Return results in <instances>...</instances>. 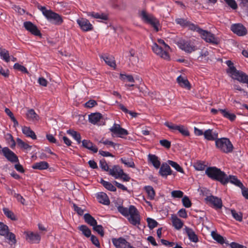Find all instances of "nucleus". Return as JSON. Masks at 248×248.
<instances>
[{"label": "nucleus", "mask_w": 248, "mask_h": 248, "mask_svg": "<svg viewBox=\"0 0 248 248\" xmlns=\"http://www.w3.org/2000/svg\"><path fill=\"white\" fill-rule=\"evenodd\" d=\"M205 174L209 178L219 181L222 184L224 185L229 182L228 177L227 174L216 167L207 168L205 170Z\"/></svg>", "instance_id": "obj_1"}, {"label": "nucleus", "mask_w": 248, "mask_h": 248, "mask_svg": "<svg viewBox=\"0 0 248 248\" xmlns=\"http://www.w3.org/2000/svg\"><path fill=\"white\" fill-rule=\"evenodd\" d=\"M157 41L162 46H159L156 43H154L152 46V50L161 58L166 60H169L170 56L168 51L170 49V47L161 39H157Z\"/></svg>", "instance_id": "obj_2"}, {"label": "nucleus", "mask_w": 248, "mask_h": 248, "mask_svg": "<svg viewBox=\"0 0 248 248\" xmlns=\"http://www.w3.org/2000/svg\"><path fill=\"white\" fill-rule=\"evenodd\" d=\"M41 10L47 19L56 25H61L63 22L62 17L51 10H47L45 7H42Z\"/></svg>", "instance_id": "obj_3"}, {"label": "nucleus", "mask_w": 248, "mask_h": 248, "mask_svg": "<svg viewBox=\"0 0 248 248\" xmlns=\"http://www.w3.org/2000/svg\"><path fill=\"white\" fill-rule=\"evenodd\" d=\"M216 145L221 151L228 153L232 152L233 146L227 138H221L216 140Z\"/></svg>", "instance_id": "obj_4"}, {"label": "nucleus", "mask_w": 248, "mask_h": 248, "mask_svg": "<svg viewBox=\"0 0 248 248\" xmlns=\"http://www.w3.org/2000/svg\"><path fill=\"white\" fill-rule=\"evenodd\" d=\"M140 16L144 22L150 24L156 31H158L159 21L153 15L142 11L140 13Z\"/></svg>", "instance_id": "obj_5"}, {"label": "nucleus", "mask_w": 248, "mask_h": 248, "mask_svg": "<svg viewBox=\"0 0 248 248\" xmlns=\"http://www.w3.org/2000/svg\"><path fill=\"white\" fill-rule=\"evenodd\" d=\"M128 220L133 225H137L140 224V216L138 211L133 205H130L129 207Z\"/></svg>", "instance_id": "obj_6"}, {"label": "nucleus", "mask_w": 248, "mask_h": 248, "mask_svg": "<svg viewBox=\"0 0 248 248\" xmlns=\"http://www.w3.org/2000/svg\"><path fill=\"white\" fill-rule=\"evenodd\" d=\"M178 47L186 53H190L196 49V47L190 40L181 39L177 42Z\"/></svg>", "instance_id": "obj_7"}, {"label": "nucleus", "mask_w": 248, "mask_h": 248, "mask_svg": "<svg viewBox=\"0 0 248 248\" xmlns=\"http://www.w3.org/2000/svg\"><path fill=\"white\" fill-rule=\"evenodd\" d=\"M199 31H201L200 35L201 37L206 42L215 45H217L219 43V39L216 37L210 32L203 30Z\"/></svg>", "instance_id": "obj_8"}, {"label": "nucleus", "mask_w": 248, "mask_h": 248, "mask_svg": "<svg viewBox=\"0 0 248 248\" xmlns=\"http://www.w3.org/2000/svg\"><path fill=\"white\" fill-rule=\"evenodd\" d=\"M232 74L231 75L232 78L240 82L248 83V75L242 71L237 70L236 68H232Z\"/></svg>", "instance_id": "obj_9"}, {"label": "nucleus", "mask_w": 248, "mask_h": 248, "mask_svg": "<svg viewBox=\"0 0 248 248\" xmlns=\"http://www.w3.org/2000/svg\"><path fill=\"white\" fill-rule=\"evenodd\" d=\"M109 130L112 132V136L115 135L122 138L123 136H126L128 134V131L126 129L121 127L120 124H114Z\"/></svg>", "instance_id": "obj_10"}, {"label": "nucleus", "mask_w": 248, "mask_h": 248, "mask_svg": "<svg viewBox=\"0 0 248 248\" xmlns=\"http://www.w3.org/2000/svg\"><path fill=\"white\" fill-rule=\"evenodd\" d=\"M113 244L116 248H134L125 239L120 237L112 239Z\"/></svg>", "instance_id": "obj_11"}, {"label": "nucleus", "mask_w": 248, "mask_h": 248, "mask_svg": "<svg viewBox=\"0 0 248 248\" xmlns=\"http://www.w3.org/2000/svg\"><path fill=\"white\" fill-rule=\"evenodd\" d=\"M232 31L238 36H244L247 33V29L241 24H234L231 26Z\"/></svg>", "instance_id": "obj_12"}, {"label": "nucleus", "mask_w": 248, "mask_h": 248, "mask_svg": "<svg viewBox=\"0 0 248 248\" xmlns=\"http://www.w3.org/2000/svg\"><path fill=\"white\" fill-rule=\"evenodd\" d=\"M77 23L80 29L84 31H88L93 30V26L90 21L84 18H80L77 20Z\"/></svg>", "instance_id": "obj_13"}, {"label": "nucleus", "mask_w": 248, "mask_h": 248, "mask_svg": "<svg viewBox=\"0 0 248 248\" xmlns=\"http://www.w3.org/2000/svg\"><path fill=\"white\" fill-rule=\"evenodd\" d=\"M24 27L32 34L35 36H41L40 31L38 29L37 26L30 21H26L24 23Z\"/></svg>", "instance_id": "obj_14"}, {"label": "nucleus", "mask_w": 248, "mask_h": 248, "mask_svg": "<svg viewBox=\"0 0 248 248\" xmlns=\"http://www.w3.org/2000/svg\"><path fill=\"white\" fill-rule=\"evenodd\" d=\"M205 200L216 209H220L222 206V203L221 199L217 197L209 196L205 198Z\"/></svg>", "instance_id": "obj_15"}, {"label": "nucleus", "mask_w": 248, "mask_h": 248, "mask_svg": "<svg viewBox=\"0 0 248 248\" xmlns=\"http://www.w3.org/2000/svg\"><path fill=\"white\" fill-rule=\"evenodd\" d=\"M24 234L26 235V239L31 243H39L41 237L37 233H33L31 232H25Z\"/></svg>", "instance_id": "obj_16"}, {"label": "nucleus", "mask_w": 248, "mask_h": 248, "mask_svg": "<svg viewBox=\"0 0 248 248\" xmlns=\"http://www.w3.org/2000/svg\"><path fill=\"white\" fill-rule=\"evenodd\" d=\"M2 153L5 157L10 161L16 162L18 161L16 155L8 148L4 147L2 149Z\"/></svg>", "instance_id": "obj_17"}, {"label": "nucleus", "mask_w": 248, "mask_h": 248, "mask_svg": "<svg viewBox=\"0 0 248 248\" xmlns=\"http://www.w3.org/2000/svg\"><path fill=\"white\" fill-rule=\"evenodd\" d=\"M172 171L169 166L167 163H163L160 168L159 173L164 177H167L168 175L171 174Z\"/></svg>", "instance_id": "obj_18"}, {"label": "nucleus", "mask_w": 248, "mask_h": 248, "mask_svg": "<svg viewBox=\"0 0 248 248\" xmlns=\"http://www.w3.org/2000/svg\"><path fill=\"white\" fill-rule=\"evenodd\" d=\"M123 170L118 165L113 166L112 168L109 169L108 173L116 179L120 177V174L123 172Z\"/></svg>", "instance_id": "obj_19"}, {"label": "nucleus", "mask_w": 248, "mask_h": 248, "mask_svg": "<svg viewBox=\"0 0 248 248\" xmlns=\"http://www.w3.org/2000/svg\"><path fill=\"white\" fill-rule=\"evenodd\" d=\"M204 138L208 140H214L217 139L218 137L217 133L213 132L212 129L206 130L203 134Z\"/></svg>", "instance_id": "obj_20"}, {"label": "nucleus", "mask_w": 248, "mask_h": 248, "mask_svg": "<svg viewBox=\"0 0 248 248\" xmlns=\"http://www.w3.org/2000/svg\"><path fill=\"white\" fill-rule=\"evenodd\" d=\"M177 81L181 87L186 88L188 90L190 89V84L186 78L180 76L177 78Z\"/></svg>", "instance_id": "obj_21"}, {"label": "nucleus", "mask_w": 248, "mask_h": 248, "mask_svg": "<svg viewBox=\"0 0 248 248\" xmlns=\"http://www.w3.org/2000/svg\"><path fill=\"white\" fill-rule=\"evenodd\" d=\"M97 199L100 203L103 204L108 205L110 203L109 198L105 193H98L97 194Z\"/></svg>", "instance_id": "obj_22"}, {"label": "nucleus", "mask_w": 248, "mask_h": 248, "mask_svg": "<svg viewBox=\"0 0 248 248\" xmlns=\"http://www.w3.org/2000/svg\"><path fill=\"white\" fill-rule=\"evenodd\" d=\"M148 159L149 161L152 163L155 168L158 169L160 167V162L158 157L155 155L149 154Z\"/></svg>", "instance_id": "obj_23"}, {"label": "nucleus", "mask_w": 248, "mask_h": 248, "mask_svg": "<svg viewBox=\"0 0 248 248\" xmlns=\"http://www.w3.org/2000/svg\"><path fill=\"white\" fill-rule=\"evenodd\" d=\"M82 146L93 153H97L98 148L90 140H84L82 141Z\"/></svg>", "instance_id": "obj_24"}, {"label": "nucleus", "mask_w": 248, "mask_h": 248, "mask_svg": "<svg viewBox=\"0 0 248 248\" xmlns=\"http://www.w3.org/2000/svg\"><path fill=\"white\" fill-rule=\"evenodd\" d=\"M173 226L177 230L181 229L183 226V221L177 217L176 215H172L171 217Z\"/></svg>", "instance_id": "obj_25"}, {"label": "nucleus", "mask_w": 248, "mask_h": 248, "mask_svg": "<svg viewBox=\"0 0 248 248\" xmlns=\"http://www.w3.org/2000/svg\"><path fill=\"white\" fill-rule=\"evenodd\" d=\"M185 231L189 239L192 242L196 243L198 241L197 235L195 234L193 230L188 227H186Z\"/></svg>", "instance_id": "obj_26"}, {"label": "nucleus", "mask_w": 248, "mask_h": 248, "mask_svg": "<svg viewBox=\"0 0 248 248\" xmlns=\"http://www.w3.org/2000/svg\"><path fill=\"white\" fill-rule=\"evenodd\" d=\"M102 118V116L100 113H92L89 115V120L90 123L95 124H96Z\"/></svg>", "instance_id": "obj_27"}, {"label": "nucleus", "mask_w": 248, "mask_h": 248, "mask_svg": "<svg viewBox=\"0 0 248 248\" xmlns=\"http://www.w3.org/2000/svg\"><path fill=\"white\" fill-rule=\"evenodd\" d=\"M22 132L27 137H30L33 140L36 139V136L35 133L29 127L24 126L22 128Z\"/></svg>", "instance_id": "obj_28"}, {"label": "nucleus", "mask_w": 248, "mask_h": 248, "mask_svg": "<svg viewBox=\"0 0 248 248\" xmlns=\"http://www.w3.org/2000/svg\"><path fill=\"white\" fill-rule=\"evenodd\" d=\"M101 58L104 60V61L108 65L112 67H115L116 64L115 60L112 56L105 55L104 56H101Z\"/></svg>", "instance_id": "obj_29"}, {"label": "nucleus", "mask_w": 248, "mask_h": 248, "mask_svg": "<svg viewBox=\"0 0 248 248\" xmlns=\"http://www.w3.org/2000/svg\"><path fill=\"white\" fill-rule=\"evenodd\" d=\"M49 167L48 164L46 161H41L34 163L32 168L34 169L43 170L47 169Z\"/></svg>", "instance_id": "obj_30"}, {"label": "nucleus", "mask_w": 248, "mask_h": 248, "mask_svg": "<svg viewBox=\"0 0 248 248\" xmlns=\"http://www.w3.org/2000/svg\"><path fill=\"white\" fill-rule=\"evenodd\" d=\"M219 111L225 118L228 119L231 121H234L236 117L234 114L229 112L226 109H219Z\"/></svg>", "instance_id": "obj_31"}, {"label": "nucleus", "mask_w": 248, "mask_h": 248, "mask_svg": "<svg viewBox=\"0 0 248 248\" xmlns=\"http://www.w3.org/2000/svg\"><path fill=\"white\" fill-rule=\"evenodd\" d=\"M84 218L87 223L93 227L97 224L96 220L89 214H85Z\"/></svg>", "instance_id": "obj_32"}, {"label": "nucleus", "mask_w": 248, "mask_h": 248, "mask_svg": "<svg viewBox=\"0 0 248 248\" xmlns=\"http://www.w3.org/2000/svg\"><path fill=\"white\" fill-rule=\"evenodd\" d=\"M27 118L30 120L36 121L39 119L38 115L33 109H29L26 114Z\"/></svg>", "instance_id": "obj_33"}, {"label": "nucleus", "mask_w": 248, "mask_h": 248, "mask_svg": "<svg viewBox=\"0 0 248 248\" xmlns=\"http://www.w3.org/2000/svg\"><path fill=\"white\" fill-rule=\"evenodd\" d=\"M0 56L1 58L6 62H8L10 61L9 53L6 49L0 47Z\"/></svg>", "instance_id": "obj_34"}, {"label": "nucleus", "mask_w": 248, "mask_h": 248, "mask_svg": "<svg viewBox=\"0 0 248 248\" xmlns=\"http://www.w3.org/2000/svg\"><path fill=\"white\" fill-rule=\"evenodd\" d=\"M100 183L108 190L111 191H116V188L110 182L105 181L103 179L100 180Z\"/></svg>", "instance_id": "obj_35"}, {"label": "nucleus", "mask_w": 248, "mask_h": 248, "mask_svg": "<svg viewBox=\"0 0 248 248\" xmlns=\"http://www.w3.org/2000/svg\"><path fill=\"white\" fill-rule=\"evenodd\" d=\"M144 188L147 193L148 198L151 200H153L155 194L153 187L151 186H145Z\"/></svg>", "instance_id": "obj_36"}, {"label": "nucleus", "mask_w": 248, "mask_h": 248, "mask_svg": "<svg viewBox=\"0 0 248 248\" xmlns=\"http://www.w3.org/2000/svg\"><path fill=\"white\" fill-rule=\"evenodd\" d=\"M67 133L72 136L78 143L81 142V136L79 133L71 129L67 130Z\"/></svg>", "instance_id": "obj_37"}, {"label": "nucleus", "mask_w": 248, "mask_h": 248, "mask_svg": "<svg viewBox=\"0 0 248 248\" xmlns=\"http://www.w3.org/2000/svg\"><path fill=\"white\" fill-rule=\"evenodd\" d=\"M121 162L128 167L134 168L135 167V163L132 159L123 157L121 159Z\"/></svg>", "instance_id": "obj_38"}, {"label": "nucleus", "mask_w": 248, "mask_h": 248, "mask_svg": "<svg viewBox=\"0 0 248 248\" xmlns=\"http://www.w3.org/2000/svg\"><path fill=\"white\" fill-rule=\"evenodd\" d=\"M78 229L82 232L85 236L89 237L91 236V231L86 226L81 225L78 227Z\"/></svg>", "instance_id": "obj_39"}, {"label": "nucleus", "mask_w": 248, "mask_h": 248, "mask_svg": "<svg viewBox=\"0 0 248 248\" xmlns=\"http://www.w3.org/2000/svg\"><path fill=\"white\" fill-rule=\"evenodd\" d=\"M119 108L120 109H121L123 111H124V113H129L132 117L136 118L139 115L138 113L133 112L131 111L128 110L123 104H119Z\"/></svg>", "instance_id": "obj_40"}, {"label": "nucleus", "mask_w": 248, "mask_h": 248, "mask_svg": "<svg viewBox=\"0 0 248 248\" xmlns=\"http://www.w3.org/2000/svg\"><path fill=\"white\" fill-rule=\"evenodd\" d=\"M228 179L229 182L239 187L243 186V184L234 176L230 175L229 177H228Z\"/></svg>", "instance_id": "obj_41"}, {"label": "nucleus", "mask_w": 248, "mask_h": 248, "mask_svg": "<svg viewBox=\"0 0 248 248\" xmlns=\"http://www.w3.org/2000/svg\"><path fill=\"white\" fill-rule=\"evenodd\" d=\"M164 125L169 128V129L172 132L178 131L179 125H177L172 123L166 122L164 123Z\"/></svg>", "instance_id": "obj_42"}, {"label": "nucleus", "mask_w": 248, "mask_h": 248, "mask_svg": "<svg viewBox=\"0 0 248 248\" xmlns=\"http://www.w3.org/2000/svg\"><path fill=\"white\" fill-rule=\"evenodd\" d=\"M212 236L214 240L217 241L218 243L223 244L225 243L224 238L220 234L213 232H212Z\"/></svg>", "instance_id": "obj_43"}, {"label": "nucleus", "mask_w": 248, "mask_h": 248, "mask_svg": "<svg viewBox=\"0 0 248 248\" xmlns=\"http://www.w3.org/2000/svg\"><path fill=\"white\" fill-rule=\"evenodd\" d=\"M168 162L170 165L174 168L177 171L184 173L183 169L178 163L171 160H168Z\"/></svg>", "instance_id": "obj_44"}, {"label": "nucleus", "mask_w": 248, "mask_h": 248, "mask_svg": "<svg viewBox=\"0 0 248 248\" xmlns=\"http://www.w3.org/2000/svg\"><path fill=\"white\" fill-rule=\"evenodd\" d=\"M178 131H179L183 136H188L189 135V132L187 128L183 125L179 124Z\"/></svg>", "instance_id": "obj_45"}, {"label": "nucleus", "mask_w": 248, "mask_h": 248, "mask_svg": "<svg viewBox=\"0 0 248 248\" xmlns=\"http://www.w3.org/2000/svg\"><path fill=\"white\" fill-rule=\"evenodd\" d=\"M231 213L232 217L237 221L242 220V214L241 212H237L234 209L231 210Z\"/></svg>", "instance_id": "obj_46"}, {"label": "nucleus", "mask_w": 248, "mask_h": 248, "mask_svg": "<svg viewBox=\"0 0 248 248\" xmlns=\"http://www.w3.org/2000/svg\"><path fill=\"white\" fill-rule=\"evenodd\" d=\"M3 211L4 213V214L9 218H10L12 220H16V217L13 213V212L9 210L8 208H4L3 209Z\"/></svg>", "instance_id": "obj_47"}, {"label": "nucleus", "mask_w": 248, "mask_h": 248, "mask_svg": "<svg viewBox=\"0 0 248 248\" xmlns=\"http://www.w3.org/2000/svg\"><path fill=\"white\" fill-rule=\"evenodd\" d=\"M186 27H187L189 29L192 31H197L200 34L201 33V31H200L199 30H202V29L200 28L198 26L195 25L189 21L188 22Z\"/></svg>", "instance_id": "obj_48"}, {"label": "nucleus", "mask_w": 248, "mask_h": 248, "mask_svg": "<svg viewBox=\"0 0 248 248\" xmlns=\"http://www.w3.org/2000/svg\"><path fill=\"white\" fill-rule=\"evenodd\" d=\"M146 220L148 223V226L150 229H154L158 225L157 222L152 218L148 217Z\"/></svg>", "instance_id": "obj_49"}, {"label": "nucleus", "mask_w": 248, "mask_h": 248, "mask_svg": "<svg viewBox=\"0 0 248 248\" xmlns=\"http://www.w3.org/2000/svg\"><path fill=\"white\" fill-rule=\"evenodd\" d=\"M206 165L201 161H197L194 164V167L196 170H204Z\"/></svg>", "instance_id": "obj_50"}, {"label": "nucleus", "mask_w": 248, "mask_h": 248, "mask_svg": "<svg viewBox=\"0 0 248 248\" xmlns=\"http://www.w3.org/2000/svg\"><path fill=\"white\" fill-rule=\"evenodd\" d=\"M16 141L17 145L21 148H24L25 149H28L31 148V146H30L28 144L26 143L19 138H17L16 139Z\"/></svg>", "instance_id": "obj_51"}, {"label": "nucleus", "mask_w": 248, "mask_h": 248, "mask_svg": "<svg viewBox=\"0 0 248 248\" xmlns=\"http://www.w3.org/2000/svg\"><path fill=\"white\" fill-rule=\"evenodd\" d=\"M8 227L3 223L0 222V235H5L8 233Z\"/></svg>", "instance_id": "obj_52"}, {"label": "nucleus", "mask_w": 248, "mask_h": 248, "mask_svg": "<svg viewBox=\"0 0 248 248\" xmlns=\"http://www.w3.org/2000/svg\"><path fill=\"white\" fill-rule=\"evenodd\" d=\"M182 203L183 205L186 208H189L191 206V202L187 196H184L182 200Z\"/></svg>", "instance_id": "obj_53"}, {"label": "nucleus", "mask_w": 248, "mask_h": 248, "mask_svg": "<svg viewBox=\"0 0 248 248\" xmlns=\"http://www.w3.org/2000/svg\"><path fill=\"white\" fill-rule=\"evenodd\" d=\"M93 230L97 232V233L101 235V236H103L104 235V230L103 227L99 225H97V224L95 226H93Z\"/></svg>", "instance_id": "obj_54"}, {"label": "nucleus", "mask_w": 248, "mask_h": 248, "mask_svg": "<svg viewBox=\"0 0 248 248\" xmlns=\"http://www.w3.org/2000/svg\"><path fill=\"white\" fill-rule=\"evenodd\" d=\"M120 78L123 80H126L130 82H134L135 81L133 76L131 75L121 74Z\"/></svg>", "instance_id": "obj_55"}, {"label": "nucleus", "mask_w": 248, "mask_h": 248, "mask_svg": "<svg viewBox=\"0 0 248 248\" xmlns=\"http://www.w3.org/2000/svg\"><path fill=\"white\" fill-rule=\"evenodd\" d=\"M14 68L15 69L18 70L21 72L25 73H28V70L23 65L19 64L18 63H16L14 65Z\"/></svg>", "instance_id": "obj_56"}, {"label": "nucleus", "mask_w": 248, "mask_h": 248, "mask_svg": "<svg viewBox=\"0 0 248 248\" xmlns=\"http://www.w3.org/2000/svg\"><path fill=\"white\" fill-rule=\"evenodd\" d=\"M100 166L101 168L106 171H108L109 168L108 167V165L107 164L106 160L104 159H102L100 160Z\"/></svg>", "instance_id": "obj_57"}, {"label": "nucleus", "mask_w": 248, "mask_h": 248, "mask_svg": "<svg viewBox=\"0 0 248 248\" xmlns=\"http://www.w3.org/2000/svg\"><path fill=\"white\" fill-rule=\"evenodd\" d=\"M118 211L125 217H128L129 208L119 206L118 207Z\"/></svg>", "instance_id": "obj_58"}, {"label": "nucleus", "mask_w": 248, "mask_h": 248, "mask_svg": "<svg viewBox=\"0 0 248 248\" xmlns=\"http://www.w3.org/2000/svg\"><path fill=\"white\" fill-rule=\"evenodd\" d=\"M175 22L182 27H186L188 21L184 18H178L175 19Z\"/></svg>", "instance_id": "obj_59"}, {"label": "nucleus", "mask_w": 248, "mask_h": 248, "mask_svg": "<svg viewBox=\"0 0 248 248\" xmlns=\"http://www.w3.org/2000/svg\"><path fill=\"white\" fill-rule=\"evenodd\" d=\"M171 196L173 198H182L184 193L180 190H173L171 192Z\"/></svg>", "instance_id": "obj_60"}, {"label": "nucleus", "mask_w": 248, "mask_h": 248, "mask_svg": "<svg viewBox=\"0 0 248 248\" xmlns=\"http://www.w3.org/2000/svg\"><path fill=\"white\" fill-rule=\"evenodd\" d=\"M6 234H7L8 239L10 241L11 243V244H15L16 242V235L12 232H8Z\"/></svg>", "instance_id": "obj_61"}, {"label": "nucleus", "mask_w": 248, "mask_h": 248, "mask_svg": "<svg viewBox=\"0 0 248 248\" xmlns=\"http://www.w3.org/2000/svg\"><path fill=\"white\" fill-rule=\"evenodd\" d=\"M94 18L104 20H107L108 19V16L104 14H99L98 13H95L94 14Z\"/></svg>", "instance_id": "obj_62"}, {"label": "nucleus", "mask_w": 248, "mask_h": 248, "mask_svg": "<svg viewBox=\"0 0 248 248\" xmlns=\"http://www.w3.org/2000/svg\"><path fill=\"white\" fill-rule=\"evenodd\" d=\"M160 144L167 149H169L171 146V142L167 140H162L159 141Z\"/></svg>", "instance_id": "obj_63"}, {"label": "nucleus", "mask_w": 248, "mask_h": 248, "mask_svg": "<svg viewBox=\"0 0 248 248\" xmlns=\"http://www.w3.org/2000/svg\"><path fill=\"white\" fill-rule=\"evenodd\" d=\"M91 240L92 243L96 247L100 248V245L98 238L93 235H91Z\"/></svg>", "instance_id": "obj_64"}]
</instances>
